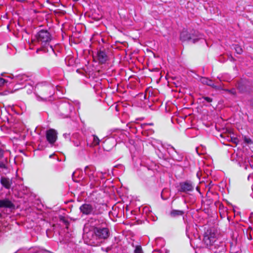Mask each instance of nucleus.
<instances>
[{
  "mask_svg": "<svg viewBox=\"0 0 253 253\" xmlns=\"http://www.w3.org/2000/svg\"><path fill=\"white\" fill-rule=\"evenodd\" d=\"M97 58L99 63H104L108 59V56L103 51L100 50L97 53Z\"/></svg>",
  "mask_w": 253,
  "mask_h": 253,
  "instance_id": "obj_10",
  "label": "nucleus"
},
{
  "mask_svg": "<svg viewBox=\"0 0 253 253\" xmlns=\"http://www.w3.org/2000/svg\"><path fill=\"white\" fill-rule=\"evenodd\" d=\"M1 217V214L0 213V218Z\"/></svg>",
  "mask_w": 253,
  "mask_h": 253,
  "instance_id": "obj_34",
  "label": "nucleus"
},
{
  "mask_svg": "<svg viewBox=\"0 0 253 253\" xmlns=\"http://www.w3.org/2000/svg\"><path fill=\"white\" fill-rule=\"evenodd\" d=\"M1 184L6 189H9L12 184V181L7 177H2L0 179Z\"/></svg>",
  "mask_w": 253,
  "mask_h": 253,
  "instance_id": "obj_11",
  "label": "nucleus"
},
{
  "mask_svg": "<svg viewBox=\"0 0 253 253\" xmlns=\"http://www.w3.org/2000/svg\"><path fill=\"white\" fill-rule=\"evenodd\" d=\"M37 97H38V98H39V100H42V101H46L47 100V98H46V97L42 98L39 96Z\"/></svg>",
  "mask_w": 253,
  "mask_h": 253,
  "instance_id": "obj_24",
  "label": "nucleus"
},
{
  "mask_svg": "<svg viewBox=\"0 0 253 253\" xmlns=\"http://www.w3.org/2000/svg\"><path fill=\"white\" fill-rule=\"evenodd\" d=\"M75 145H76V146H78L79 145V144H77V143H76V144H75Z\"/></svg>",
  "mask_w": 253,
  "mask_h": 253,
  "instance_id": "obj_31",
  "label": "nucleus"
},
{
  "mask_svg": "<svg viewBox=\"0 0 253 253\" xmlns=\"http://www.w3.org/2000/svg\"><path fill=\"white\" fill-rule=\"evenodd\" d=\"M51 40V34L47 30H42L37 33L34 38L32 39L31 43H30V48H32L31 47L32 44L36 45L38 43L40 44L42 47L38 48L36 52L38 53L41 50H43L45 52L46 51L44 47L48 45Z\"/></svg>",
  "mask_w": 253,
  "mask_h": 253,
  "instance_id": "obj_1",
  "label": "nucleus"
},
{
  "mask_svg": "<svg viewBox=\"0 0 253 253\" xmlns=\"http://www.w3.org/2000/svg\"><path fill=\"white\" fill-rule=\"evenodd\" d=\"M49 48L51 49V50H52V51H53V48H52V46H49Z\"/></svg>",
  "mask_w": 253,
  "mask_h": 253,
  "instance_id": "obj_30",
  "label": "nucleus"
},
{
  "mask_svg": "<svg viewBox=\"0 0 253 253\" xmlns=\"http://www.w3.org/2000/svg\"><path fill=\"white\" fill-rule=\"evenodd\" d=\"M62 107L65 109H67V112H70L73 108L72 106L69 103H65L63 104Z\"/></svg>",
  "mask_w": 253,
  "mask_h": 253,
  "instance_id": "obj_16",
  "label": "nucleus"
},
{
  "mask_svg": "<svg viewBox=\"0 0 253 253\" xmlns=\"http://www.w3.org/2000/svg\"><path fill=\"white\" fill-rule=\"evenodd\" d=\"M85 173L90 179H92L95 176V168L92 166H87L84 169Z\"/></svg>",
  "mask_w": 253,
  "mask_h": 253,
  "instance_id": "obj_9",
  "label": "nucleus"
},
{
  "mask_svg": "<svg viewBox=\"0 0 253 253\" xmlns=\"http://www.w3.org/2000/svg\"><path fill=\"white\" fill-rule=\"evenodd\" d=\"M227 91L229 92H230V93L232 94H235V93H236V91H235V89H232L231 90H227Z\"/></svg>",
  "mask_w": 253,
  "mask_h": 253,
  "instance_id": "obj_22",
  "label": "nucleus"
},
{
  "mask_svg": "<svg viewBox=\"0 0 253 253\" xmlns=\"http://www.w3.org/2000/svg\"><path fill=\"white\" fill-rule=\"evenodd\" d=\"M216 238V234L211 229L205 232L203 241L207 246H211L215 242Z\"/></svg>",
  "mask_w": 253,
  "mask_h": 253,
  "instance_id": "obj_4",
  "label": "nucleus"
},
{
  "mask_svg": "<svg viewBox=\"0 0 253 253\" xmlns=\"http://www.w3.org/2000/svg\"><path fill=\"white\" fill-rule=\"evenodd\" d=\"M93 141L92 143L90 145V147L96 146L99 144L100 140L99 138L95 135H92Z\"/></svg>",
  "mask_w": 253,
  "mask_h": 253,
  "instance_id": "obj_15",
  "label": "nucleus"
},
{
  "mask_svg": "<svg viewBox=\"0 0 253 253\" xmlns=\"http://www.w3.org/2000/svg\"><path fill=\"white\" fill-rule=\"evenodd\" d=\"M7 82V81H6V80H5L3 78H0V86L3 85L5 84V83H6Z\"/></svg>",
  "mask_w": 253,
  "mask_h": 253,
  "instance_id": "obj_19",
  "label": "nucleus"
},
{
  "mask_svg": "<svg viewBox=\"0 0 253 253\" xmlns=\"http://www.w3.org/2000/svg\"><path fill=\"white\" fill-rule=\"evenodd\" d=\"M94 233L96 236L99 239H107L109 235V231L107 228H97L95 227L94 229Z\"/></svg>",
  "mask_w": 253,
  "mask_h": 253,
  "instance_id": "obj_5",
  "label": "nucleus"
},
{
  "mask_svg": "<svg viewBox=\"0 0 253 253\" xmlns=\"http://www.w3.org/2000/svg\"><path fill=\"white\" fill-rule=\"evenodd\" d=\"M252 196L253 197V193L252 194Z\"/></svg>",
  "mask_w": 253,
  "mask_h": 253,
  "instance_id": "obj_35",
  "label": "nucleus"
},
{
  "mask_svg": "<svg viewBox=\"0 0 253 253\" xmlns=\"http://www.w3.org/2000/svg\"><path fill=\"white\" fill-rule=\"evenodd\" d=\"M253 177V174H250V175L248 176V180H250V179L251 177Z\"/></svg>",
  "mask_w": 253,
  "mask_h": 253,
  "instance_id": "obj_27",
  "label": "nucleus"
},
{
  "mask_svg": "<svg viewBox=\"0 0 253 253\" xmlns=\"http://www.w3.org/2000/svg\"><path fill=\"white\" fill-rule=\"evenodd\" d=\"M173 157H174V159H175L176 160H178V161H180L181 159V157L177 158L174 156H173Z\"/></svg>",
  "mask_w": 253,
  "mask_h": 253,
  "instance_id": "obj_28",
  "label": "nucleus"
},
{
  "mask_svg": "<svg viewBox=\"0 0 253 253\" xmlns=\"http://www.w3.org/2000/svg\"><path fill=\"white\" fill-rule=\"evenodd\" d=\"M237 87L238 88V89L240 90V91H242V90L241 89L239 84L237 86Z\"/></svg>",
  "mask_w": 253,
  "mask_h": 253,
  "instance_id": "obj_29",
  "label": "nucleus"
},
{
  "mask_svg": "<svg viewBox=\"0 0 253 253\" xmlns=\"http://www.w3.org/2000/svg\"><path fill=\"white\" fill-rule=\"evenodd\" d=\"M96 225H97V224H95L94 225H92L93 226H95Z\"/></svg>",
  "mask_w": 253,
  "mask_h": 253,
  "instance_id": "obj_32",
  "label": "nucleus"
},
{
  "mask_svg": "<svg viewBox=\"0 0 253 253\" xmlns=\"http://www.w3.org/2000/svg\"><path fill=\"white\" fill-rule=\"evenodd\" d=\"M0 168L6 169V165L3 162H1L0 163Z\"/></svg>",
  "mask_w": 253,
  "mask_h": 253,
  "instance_id": "obj_23",
  "label": "nucleus"
},
{
  "mask_svg": "<svg viewBox=\"0 0 253 253\" xmlns=\"http://www.w3.org/2000/svg\"><path fill=\"white\" fill-rule=\"evenodd\" d=\"M200 82L204 84H207L212 87L213 88H217V86L214 84L213 82L207 78L202 77L200 79Z\"/></svg>",
  "mask_w": 253,
  "mask_h": 253,
  "instance_id": "obj_12",
  "label": "nucleus"
},
{
  "mask_svg": "<svg viewBox=\"0 0 253 253\" xmlns=\"http://www.w3.org/2000/svg\"><path fill=\"white\" fill-rule=\"evenodd\" d=\"M57 132L53 129H50L46 131V137L48 142L53 144L56 141L57 138Z\"/></svg>",
  "mask_w": 253,
  "mask_h": 253,
  "instance_id": "obj_6",
  "label": "nucleus"
},
{
  "mask_svg": "<svg viewBox=\"0 0 253 253\" xmlns=\"http://www.w3.org/2000/svg\"><path fill=\"white\" fill-rule=\"evenodd\" d=\"M28 77L25 75H19L15 77V79L18 82H24L27 81L28 80Z\"/></svg>",
  "mask_w": 253,
  "mask_h": 253,
  "instance_id": "obj_14",
  "label": "nucleus"
},
{
  "mask_svg": "<svg viewBox=\"0 0 253 253\" xmlns=\"http://www.w3.org/2000/svg\"><path fill=\"white\" fill-rule=\"evenodd\" d=\"M194 187L189 182L181 183L180 184V191L182 192L191 191L193 190Z\"/></svg>",
  "mask_w": 253,
  "mask_h": 253,
  "instance_id": "obj_7",
  "label": "nucleus"
},
{
  "mask_svg": "<svg viewBox=\"0 0 253 253\" xmlns=\"http://www.w3.org/2000/svg\"><path fill=\"white\" fill-rule=\"evenodd\" d=\"M134 253H142V250L140 246H137L134 250Z\"/></svg>",
  "mask_w": 253,
  "mask_h": 253,
  "instance_id": "obj_18",
  "label": "nucleus"
},
{
  "mask_svg": "<svg viewBox=\"0 0 253 253\" xmlns=\"http://www.w3.org/2000/svg\"><path fill=\"white\" fill-rule=\"evenodd\" d=\"M203 99L207 102H211L212 101V98L209 97H203Z\"/></svg>",
  "mask_w": 253,
  "mask_h": 253,
  "instance_id": "obj_20",
  "label": "nucleus"
},
{
  "mask_svg": "<svg viewBox=\"0 0 253 253\" xmlns=\"http://www.w3.org/2000/svg\"><path fill=\"white\" fill-rule=\"evenodd\" d=\"M245 142H246L248 143H249L251 142V140L250 139L247 138H245Z\"/></svg>",
  "mask_w": 253,
  "mask_h": 253,
  "instance_id": "obj_26",
  "label": "nucleus"
},
{
  "mask_svg": "<svg viewBox=\"0 0 253 253\" xmlns=\"http://www.w3.org/2000/svg\"><path fill=\"white\" fill-rule=\"evenodd\" d=\"M234 49L235 50V51L237 52V53L239 54H241L243 51L242 48L240 46H239L238 45H235L234 46Z\"/></svg>",
  "mask_w": 253,
  "mask_h": 253,
  "instance_id": "obj_17",
  "label": "nucleus"
},
{
  "mask_svg": "<svg viewBox=\"0 0 253 253\" xmlns=\"http://www.w3.org/2000/svg\"><path fill=\"white\" fill-rule=\"evenodd\" d=\"M172 149L175 151V149L173 147H172Z\"/></svg>",
  "mask_w": 253,
  "mask_h": 253,
  "instance_id": "obj_33",
  "label": "nucleus"
},
{
  "mask_svg": "<svg viewBox=\"0 0 253 253\" xmlns=\"http://www.w3.org/2000/svg\"><path fill=\"white\" fill-rule=\"evenodd\" d=\"M231 140L232 142L235 144H237L239 142L238 139L237 138H231Z\"/></svg>",
  "mask_w": 253,
  "mask_h": 253,
  "instance_id": "obj_21",
  "label": "nucleus"
},
{
  "mask_svg": "<svg viewBox=\"0 0 253 253\" xmlns=\"http://www.w3.org/2000/svg\"><path fill=\"white\" fill-rule=\"evenodd\" d=\"M184 214V212L180 210H172L170 212L171 217H175L179 216H181Z\"/></svg>",
  "mask_w": 253,
  "mask_h": 253,
  "instance_id": "obj_13",
  "label": "nucleus"
},
{
  "mask_svg": "<svg viewBox=\"0 0 253 253\" xmlns=\"http://www.w3.org/2000/svg\"><path fill=\"white\" fill-rule=\"evenodd\" d=\"M80 210L81 212L84 215H94L98 213V211L95 205L84 204L80 207Z\"/></svg>",
  "mask_w": 253,
  "mask_h": 253,
  "instance_id": "obj_3",
  "label": "nucleus"
},
{
  "mask_svg": "<svg viewBox=\"0 0 253 253\" xmlns=\"http://www.w3.org/2000/svg\"><path fill=\"white\" fill-rule=\"evenodd\" d=\"M203 38V36L199 34L197 31H192L188 33L186 31H183L180 34V39L182 41H191L193 43L196 42L198 40Z\"/></svg>",
  "mask_w": 253,
  "mask_h": 253,
  "instance_id": "obj_2",
  "label": "nucleus"
},
{
  "mask_svg": "<svg viewBox=\"0 0 253 253\" xmlns=\"http://www.w3.org/2000/svg\"><path fill=\"white\" fill-rule=\"evenodd\" d=\"M0 208H14V205L9 199H4L0 200Z\"/></svg>",
  "mask_w": 253,
  "mask_h": 253,
  "instance_id": "obj_8",
  "label": "nucleus"
},
{
  "mask_svg": "<svg viewBox=\"0 0 253 253\" xmlns=\"http://www.w3.org/2000/svg\"><path fill=\"white\" fill-rule=\"evenodd\" d=\"M3 151L0 148V159L3 157Z\"/></svg>",
  "mask_w": 253,
  "mask_h": 253,
  "instance_id": "obj_25",
  "label": "nucleus"
}]
</instances>
